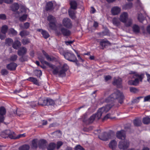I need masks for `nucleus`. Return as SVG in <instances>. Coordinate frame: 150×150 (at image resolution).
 Returning <instances> with one entry per match:
<instances>
[{"label":"nucleus","instance_id":"obj_1","mask_svg":"<svg viewBox=\"0 0 150 150\" xmlns=\"http://www.w3.org/2000/svg\"><path fill=\"white\" fill-rule=\"evenodd\" d=\"M112 105L108 104L99 109L96 113L93 114L88 119V124L92 123L94 120L100 119L102 115H105L112 106Z\"/></svg>","mask_w":150,"mask_h":150},{"label":"nucleus","instance_id":"obj_2","mask_svg":"<svg viewBox=\"0 0 150 150\" xmlns=\"http://www.w3.org/2000/svg\"><path fill=\"white\" fill-rule=\"evenodd\" d=\"M129 74L131 75V79H134V80H130L128 81V84L130 85L137 86L139 81L142 82L144 77L143 74H139L135 71H130Z\"/></svg>","mask_w":150,"mask_h":150},{"label":"nucleus","instance_id":"obj_3","mask_svg":"<svg viewBox=\"0 0 150 150\" xmlns=\"http://www.w3.org/2000/svg\"><path fill=\"white\" fill-rule=\"evenodd\" d=\"M124 98L123 93L119 91L116 90L114 93L106 99V102L107 103L110 102L117 99L119 103L122 104L123 103Z\"/></svg>","mask_w":150,"mask_h":150},{"label":"nucleus","instance_id":"obj_4","mask_svg":"<svg viewBox=\"0 0 150 150\" xmlns=\"http://www.w3.org/2000/svg\"><path fill=\"white\" fill-rule=\"evenodd\" d=\"M38 58L42 64H46L51 69L53 74H58L59 76H62V75H60L59 74L60 70L61 69L60 67L56 66L45 61L44 58L41 56L39 57Z\"/></svg>","mask_w":150,"mask_h":150},{"label":"nucleus","instance_id":"obj_5","mask_svg":"<svg viewBox=\"0 0 150 150\" xmlns=\"http://www.w3.org/2000/svg\"><path fill=\"white\" fill-rule=\"evenodd\" d=\"M47 20L49 22V30H55L56 28V20L55 18L53 16L50 15L47 18Z\"/></svg>","mask_w":150,"mask_h":150},{"label":"nucleus","instance_id":"obj_6","mask_svg":"<svg viewBox=\"0 0 150 150\" xmlns=\"http://www.w3.org/2000/svg\"><path fill=\"white\" fill-rule=\"evenodd\" d=\"M129 141L125 139L121 140L119 142L118 147L120 149L125 150L127 149L129 146Z\"/></svg>","mask_w":150,"mask_h":150},{"label":"nucleus","instance_id":"obj_7","mask_svg":"<svg viewBox=\"0 0 150 150\" xmlns=\"http://www.w3.org/2000/svg\"><path fill=\"white\" fill-rule=\"evenodd\" d=\"M64 56L66 59L71 62H75L77 60L74 54L70 52H65L64 54Z\"/></svg>","mask_w":150,"mask_h":150},{"label":"nucleus","instance_id":"obj_8","mask_svg":"<svg viewBox=\"0 0 150 150\" xmlns=\"http://www.w3.org/2000/svg\"><path fill=\"white\" fill-rule=\"evenodd\" d=\"M99 138L101 140L106 141L112 138L111 135L109 133L104 132L99 135Z\"/></svg>","mask_w":150,"mask_h":150},{"label":"nucleus","instance_id":"obj_9","mask_svg":"<svg viewBox=\"0 0 150 150\" xmlns=\"http://www.w3.org/2000/svg\"><path fill=\"white\" fill-rule=\"evenodd\" d=\"M116 135L117 138L121 140L126 139L125 132L124 130H122L118 131L116 133Z\"/></svg>","mask_w":150,"mask_h":150},{"label":"nucleus","instance_id":"obj_10","mask_svg":"<svg viewBox=\"0 0 150 150\" xmlns=\"http://www.w3.org/2000/svg\"><path fill=\"white\" fill-rule=\"evenodd\" d=\"M62 24L63 26L67 28H71L72 26L71 20L68 18L63 19L62 21Z\"/></svg>","mask_w":150,"mask_h":150},{"label":"nucleus","instance_id":"obj_11","mask_svg":"<svg viewBox=\"0 0 150 150\" xmlns=\"http://www.w3.org/2000/svg\"><path fill=\"white\" fill-rule=\"evenodd\" d=\"M113 84L116 86L118 87H121L122 86V80L119 77H115L114 78Z\"/></svg>","mask_w":150,"mask_h":150},{"label":"nucleus","instance_id":"obj_12","mask_svg":"<svg viewBox=\"0 0 150 150\" xmlns=\"http://www.w3.org/2000/svg\"><path fill=\"white\" fill-rule=\"evenodd\" d=\"M128 16L126 12H123L120 15L119 17L120 21L123 23H125L128 18Z\"/></svg>","mask_w":150,"mask_h":150},{"label":"nucleus","instance_id":"obj_13","mask_svg":"<svg viewBox=\"0 0 150 150\" xmlns=\"http://www.w3.org/2000/svg\"><path fill=\"white\" fill-rule=\"evenodd\" d=\"M121 11V9L118 6L112 7L111 9L112 14L113 15H118Z\"/></svg>","mask_w":150,"mask_h":150},{"label":"nucleus","instance_id":"obj_14","mask_svg":"<svg viewBox=\"0 0 150 150\" xmlns=\"http://www.w3.org/2000/svg\"><path fill=\"white\" fill-rule=\"evenodd\" d=\"M69 68V67L66 64H64L60 70L59 74L62 75V76H65L66 75L65 72L67 71Z\"/></svg>","mask_w":150,"mask_h":150},{"label":"nucleus","instance_id":"obj_15","mask_svg":"<svg viewBox=\"0 0 150 150\" xmlns=\"http://www.w3.org/2000/svg\"><path fill=\"white\" fill-rule=\"evenodd\" d=\"M38 105L41 106L47 105V98H40L38 100Z\"/></svg>","mask_w":150,"mask_h":150},{"label":"nucleus","instance_id":"obj_16","mask_svg":"<svg viewBox=\"0 0 150 150\" xmlns=\"http://www.w3.org/2000/svg\"><path fill=\"white\" fill-rule=\"evenodd\" d=\"M109 147L113 150H115L117 146L116 141L113 140L110 142L109 144Z\"/></svg>","mask_w":150,"mask_h":150},{"label":"nucleus","instance_id":"obj_17","mask_svg":"<svg viewBox=\"0 0 150 150\" xmlns=\"http://www.w3.org/2000/svg\"><path fill=\"white\" fill-rule=\"evenodd\" d=\"M17 66V64L14 63H11L7 65L6 67L9 70L11 71L15 70Z\"/></svg>","mask_w":150,"mask_h":150},{"label":"nucleus","instance_id":"obj_18","mask_svg":"<svg viewBox=\"0 0 150 150\" xmlns=\"http://www.w3.org/2000/svg\"><path fill=\"white\" fill-rule=\"evenodd\" d=\"M47 142L44 140H41L39 142V146L40 148L44 149L46 147Z\"/></svg>","mask_w":150,"mask_h":150},{"label":"nucleus","instance_id":"obj_19","mask_svg":"<svg viewBox=\"0 0 150 150\" xmlns=\"http://www.w3.org/2000/svg\"><path fill=\"white\" fill-rule=\"evenodd\" d=\"M60 31L64 36H69L70 34V32L69 30L64 28H61Z\"/></svg>","mask_w":150,"mask_h":150},{"label":"nucleus","instance_id":"obj_20","mask_svg":"<svg viewBox=\"0 0 150 150\" xmlns=\"http://www.w3.org/2000/svg\"><path fill=\"white\" fill-rule=\"evenodd\" d=\"M26 48L25 47H23L21 48L19 50L18 54L20 56H23L26 53Z\"/></svg>","mask_w":150,"mask_h":150},{"label":"nucleus","instance_id":"obj_21","mask_svg":"<svg viewBox=\"0 0 150 150\" xmlns=\"http://www.w3.org/2000/svg\"><path fill=\"white\" fill-rule=\"evenodd\" d=\"M140 12V13L138 14L137 18L140 22H142L144 19V17L143 16L142 13H145L142 8V10Z\"/></svg>","mask_w":150,"mask_h":150},{"label":"nucleus","instance_id":"obj_22","mask_svg":"<svg viewBox=\"0 0 150 150\" xmlns=\"http://www.w3.org/2000/svg\"><path fill=\"white\" fill-rule=\"evenodd\" d=\"M113 24L116 26H118L120 25V22L118 19L117 18H114L112 20Z\"/></svg>","mask_w":150,"mask_h":150},{"label":"nucleus","instance_id":"obj_23","mask_svg":"<svg viewBox=\"0 0 150 150\" xmlns=\"http://www.w3.org/2000/svg\"><path fill=\"white\" fill-rule=\"evenodd\" d=\"M21 44L20 41L18 40L15 41L13 44V47L15 49H17L21 46Z\"/></svg>","mask_w":150,"mask_h":150},{"label":"nucleus","instance_id":"obj_24","mask_svg":"<svg viewBox=\"0 0 150 150\" xmlns=\"http://www.w3.org/2000/svg\"><path fill=\"white\" fill-rule=\"evenodd\" d=\"M53 4L52 1H50L47 4L46 9L47 11L52 10L53 8Z\"/></svg>","mask_w":150,"mask_h":150},{"label":"nucleus","instance_id":"obj_25","mask_svg":"<svg viewBox=\"0 0 150 150\" xmlns=\"http://www.w3.org/2000/svg\"><path fill=\"white\" fill-rule=\"evenodd\" d=\"M42 52L47 61H52L54 60L53 57H50L49 55L44 50L42 51Z\"/></svg>","mask_w":150,"mask_h":150},{"label":"nucleus","instance_id":"obj_26","mask_svg":"<svg viewBox=\"0 0 150 150\" xmlns=\"http://www.w3.org/2000/svg\"><path fill=\"white\" fill-rule=\"evenodd\" d=\"M27 80L33 82V83L37 85H39V83L37 79L35 78L30 77L27 79Z\"/></svg>","mask_w":150,"mask_h":150},{"label":"nucleus","instance_id":"obj_27","mask_svg":"<svg viewBox=\"0 0 150 150\" xmlns=\"http://www.w3.org/2000/svg\"><path fill=\"white\" fill-rule=\"evenodd\" d=\"M13 40L10 38H7L5 40V44L7 46H11L13 45Z\"/></svg>","mask_w":150,"mask_h":150},{"label":"nucleus","instance_id":"obj_28","mask_svg":"<svg viewBox=\"0 0 150 150\" xmlns=\"http://www.w3.org/2000/svg\"><path fill=\"white\" fill-rule=\"evenodd\" d=\"M8 27L6 25L2 26L1 28V32L3 34H5L8 30Z\"/></svg>","mask_w":150,"mask_h":150},{"label":"nucleus","instance_id":"obj_29","mask_svg":"<svg viewBox=\"0 0 150 150\" xmlns=\"http://www.w3.org/2000/svg\"><path fill=\"white\" fill-rule=\"evenodd\" d=\"M70 5L71 8L73 9H76L77 7V4L76 2L74 1H70Z\"/></svg>","mask_w":150,"mask_h":150},{"label":"nucleus","instance_id":"obj_30","mask_svg":"<svg viewBox=\"0 0 150 150\" xmlns=\"http://www.w3.org/2000/svg\"><path fill=\"white\" fill-rule=\"evenodd\" d=\"M38 141L37 139H33L32 142V148L33 149H36L37 148Z\"/></svg>","mask_w":150,"mask_h":150},{"label":"nucleus","instance_id":"obj_31","mask_svg":"<svg viewBox=\"0 0 150 150\" xmlns=\"http://www.w3.org/2000/svg\"><path fill=\"white\" fill-rule=\"evenodd\" d=\"M75 11L72 10L70 9L69 10V14L70 17L72 19H74L75 18Z\"/></svg>","mask_w":150,"mask_h":150},{"label":"nucleus","instance_id":"obj_32","mask_svg":"<svg viewBox=\"0 0 150 150\" xmlns=\"http://www.w3.org/2000/svg\"><path fill=\"white\" fill-rule=\"evenodd\" d=\"M133 123L135 126H139L141 125L142 122L141 120L139 119H136L134 120Z\"/></svg>","mask_w":150,"mask_h":150},{"label":"nucleus","instance_id":"obj_33","mask_svg":"<svg viewBox=\"0 0 150 150\" xmlns=\"http://www.w3.org/2000/svg\"><path fill=\"white\" fill-rule=\"evenodd\" d=\"M132 29L133 31L135 33H138L139 32V27L137 25H134L133 26Z\"/></svg>","mask_w":150,"mask_h":150},{"label":"nucleus","instance_id":"obj_34","mask_svg":"<svg viewBox=\"0 0 150 150\" xmlns=\"http://www.w3.org/2000/svg\"><path fill=\"white\" fill-rule=\"evenodd\" d=\"M100 44L103 47L110 44V42L107 40H103L100 42Z\"/></svg>","mask_w":150,"mask_h":150},{"label":"nucleus","instance_id":"obj_35","mask_svg":"<svg viewBox=\"0 0 150 150\" xmlns=\"http://www.w3.org/2000/svg\"><path fill=\"white\" fill-rule=\"evenodd\" d=\"M55 102L53 100L49 98H47V105H54Z\"/></svg>","mask_w":150,"mask_h":150},{"label":"nucleus","instance_id":"obj_36","mask_svg":"<svg viewBox=\"0 0 150 150\" xmlns=\"http://www.w3.org/2000/svg\"><path fill=\"white\" fill-rule=\"evenodd\" d=\"M30 146L28 145H24L20 147L19 148V150H29Z\"/></svg>","mask_w":150,"mask_h":150},{"label":"nucleus","instance_id":"obj_37","mask_svg":"<svg viewBox=\"0 0 150 150\" xmlns=\"http://www.w3.org/2000/svg\"><path fill=\"white\" fill-rule=\"evenodd\" d=\"M56 146L55 144L51 143H50L47 147L48 150H53Z\"/></svg>","mask_w":150,"mask_h":150},{"label":"nucleus","instance_id":"obj_38","mask_svg":"<svg viewBox=\"0 0 150 150\" xmlns=\"http://www.w3.org/2000/svg\"><path fill=\"white\" fill-rule=\"evenodd\" d=\"M124 23L126 27L130 26L132 24V20L131 19H129L127 20L125 23Z\"/></svg>","mask_w":150,"mask_h":150},{"label":"nucleus","instance_id":"obj_39","mask_svg":"<svg viewBox=\"0 0 150 150\" xmlns=\"http://www.w3.org/2000/svg\"><path fill=\"white\" fill-rule=\"evenodd\" d=\"M6 113V110L4 107H0V115L4 116Z\"/></svg>","mask_w":150,"mask_h":150},{"label":"nucleus","instance_id":"obj_40","mask_svg":"<svg viewBox=\"0 0 150 150\" xmlns=\"http://www.w3.org/2000/svg\"><path fill=\"white\" fill-rule=\"evenodd\" d=\"M29 32L26 30H23L21 31L20 33V35L21 37L27 35L29 34Z\"/></svg>","mask_w":150,"mask_h":150},{"label":"nucleus","instance_id":"obj_41","mask_svg":"<svg viewBox=\"0 0 150 150\" xmlns=\"http://www.w3.org/2000/svg\"><path fill=\"white\" fill-rule=\"evenodd\" d=\"M9 33L13 35H16L17 34V32L13 28H10L8 30Z\"/></svg>","mask_w":150,"mask_h":150},{"label":"nucleus","instance_id":"obj_42","mask_svg":"<svg viewBox=\"0 0 150 150\" xmlns=\"http://www.w3.org/2000/svg\"><path fill=\"white\" fill-rule=\"evenodd\" d=\"M143 123L146 124L149 123L150 122V118L148 117H146L143 118Z\"/></svg>","mask_w":150,"mask_h":150},{"label":"nucleus","instance_id":"obj_43","mask_svg":"<svg viewBox=\"0 0 150 150\" xmlns=\"http://www.w3.org/2000/svg\"><path fill=\"white\" fill-rule=\"evenodd\" d=\"M42 35L43 37L45 39L48 38L50 36L48 33L45 30L42 31Z\"/></svg>","mask_w":150,"mask_h":150},{"label":"nucleus","instance_id":"obj_44","mask_svg":"<svg viewBox=\"0 0 150 150\" xmlns=\"http://www.w3.org/2000/svg\"><path fill=\"white\" fill-rule=\"evenodd\" d=\"M82 120L85 123L88 124V119L86 114H84L82 117Z\"/></svg>","mask_w":150,"mask_h":150},{"label":"nucleus","instance_id":"obj_45","mask_svg":"<svg viewBox=\"0 0 150 150\" xmlns=\"http://www.w3.org/2000/svg\"><path fill=\"white\" fill-rule=\"evenodd\" d=\"M12 7L13 11H15L17 10L19 8V5L17 3H14L13 4Z\"/></svg>","mask_w":150,"mask_h":150},{"label":"nucleus","instance_id":"obj_46","mask_svg":"<svg viewBox=\"0 0 150 150\" xmlns=\"http://www.w3.org/2000/svg\"><path fill=\"white\" fill-rule=\"evenodd\" d=\"M74 149L75 150H85V149L80 145H77Z\"/></svg>","mask_w":150,"mask_h":150},{"label":"nucleus","instance_id":"obj_47","mask_svg":"<svg viewBox=\"0 0 150 150\" xmlns=\"http://www.w3.org/2000/svg\"><path fill=\"white\" fill-rule=\"evenodd\" d=\"M27 17V15L25 14L20 17V20L21 21H23L26 20Z\"/></svg>","mask_w":150,"mask_h":150},{"label":"nucleus","instance_id":"obj_48","mask_svg":"<svg viewBox=\"0 0 150 150\" xmlns=\"http://www.w3.org/2000/svg\"><path fill=\"white\" fill-rule=\"evenodd\" d=\"M17 58V56L16 55L14 54L11 56L10 58L11 61H16Z\"/></svg>","mask_w":150,"mask_h":150},{"label":"nucleus","instance_id":"obj_49","mask_svg":"<svg viewBox=\"0 0 150 150\" xmlns=\"http://www.w3.org/2000/svg\"><path fill=\"white\" fill-rule=\"evenodd\" d=\"M130 91L132 92L136 93L138 91V90L135 88L131 87L130 88Z\"/></svg>","mask_w":150,"mask_h":150},{"label":"nucleus","instance_id":"obj_50","mask_svg":"<svg viewBox=\"0 0 150 150\" xmlns=\"http://www.w3.org/2000/svg\"><path fill=\"white\" fill-rule=\"evenodd\" d=\"M30 41L28 39H25L23 40L22 41V43L25 45L29 43Z\"/></svg>","mask_w":150,"mask_h":150},{"label":"nucleus","instance_id":"obj_51","mask_svg":"<svg viewBox=\"0 0 150 150\" xmlns=\"http://www.w3.org/2000/svg\"><path fill=\"white\" fill-rule=\"evenodd\" d=\"M132 4L131 3H129L128 4H127L125 6V9H127L130 8L132 7Z\"/></svg>","mask_w":150,"mask_h":150},{"label":"nucleus","instance_id":"obj_52","mask_svg":"<svg viewBox=\"0 0 150 150\" xmlns=\"http://www.w3.org/2000/svg\"><path fill=\"white\" fill-rule=\"evenodd\" d=\"M150 101V95H148L144 97V102Z\"/></svg>","mask_w":150,"mask_h":150},{"label":"nucleus","instance_id":"obj_53","mask_svg":"<svg viewBox=\"0 0 150 150\" xmlns=\"http://www.w3.org/2000/svg\"><path fill=\"white\" fill-rule=\"evenodd\" d=\"M1 73L3 75H6L7 74L8 72L6 69H3L1 70Z\"/></svg>","mask_w":150,"mask_h":150},{"label":"nucleus","instance_id":"obj_54","mask_svg":"<svg viewBox=\"0 0 150 150\" xmlns=\"http://www.w3.org/2000/svg\"><path fill=\"white\" fill-rule=\"evenodd\" d=\"M63 144V143L61 141H59L57 142V149H59L61 146Z\"/></svg>","mask_w":150,"mask_h":150},{"label":"nucleus","instance_id":"obj_55","mask_svg":"<svg viewBox=\"0 0 150 150\" xmlns=\"http://www.w3.org/2000/svg\"><path fill=\"white\" fill-rule=\"evenodd\" d=\"M4 116L0 115V122H3L4 119Z\"/></svg>","mask_w":150,"mask_h":150},{"label":"nucleus","instance_id":"obj_56","mask_svg":"<svg viewBox=\"0 0 150 150\" xmlns=\"http://www.w3.org/2000/svg\"><path fill=\"white\" fill-rule=\"evenodd\" d=\"M38 105V103L35 102H32L31 103V105L33 107H35Z\"/></svg>","mask_w":150,"mask_h":150},{"label":"nucleus","instance_id":"obj_57","mask_svg":"<svg viewBox=\"0 0 150 150\" xmlns=\"http://www.w3.org/2000/svg\"><path fill=\"white\" fill-rule=\"evenodd\" d=\"M30 24L29 23L26 22L24 24V28L25 29L28 28Z\"/></svg>","mask_w":150,"mask_h":150},{"label":"nucleus","instance_id":"obj_58","mask_svg":"<svg viewBox=\"0 0 150 150\" xmlns=\"http://www.w3.org/2000/svg\"><path fill=\"white\" fill-rule=\"evenodd\" d=\"M6 37V35L5 34H0V39L2 40H4Z\"/></svg>","mask_w":150,"mask_h":150},{"label":"nucleus","instance_id":"obj_59","mask_svg":"<svg viewBox=\"0 0 150 150\" xmlns=\"http://www.w3.org/2000/svg\"><path fill=\"white\" fill-rule=\"evenodd\" d=\"M0 19L3 20H5L6 19V16L4 14H0Z\"/></svg>","mask_w":150,"mask_h":150},{"label":"nucleus","instance_id":"obj_60","mask_svg":"<svg viewBox=\"0 0 150 150\" xmlns=\"http://www.w3.org/2000/svg\"><path fill=\"white\" fill-rule=\"evenodd\" d=\"M111 78V77L109 75L105 76V79L106 81H108Z\"/></svg>","mask_w":150,"mask_h":150},{"label":"nucleus","instance_id":"obj_61","mask_svg":"<svg viewBox=\"0 0 150 150\" xmlns=\"http://www.w3.org/2000/svg\"><path fill=\"white\" fill-rule=\"evenodd\" d=\"M110 114H108L106 115H105L103 118L104 120H106L108 118H110Z\"/></svg>","mask_w":150,"mask_h":150},{"label":"nucleus","instance_id":"obj_62","mask_svg":"<svg viewBox=\"0 0 150 150\" xmlns=\"http://www.w3.org/2000/svg\"><path fill=\"white\" fill-rule=\"evenodd\" d=\"M146 74L147 77V81L150 83V74L147 73Z\"/></svg>","mask_w":150,"mask_h":150},{"label":"nucleus","instance_id":"obj_63","mask_svg":"<svg viewBox=\"0 0 150 150\" xmlns=\"http://www.w3.org/2000/svg\"><path fill=\"white\" fill-rule=\"evenodd\" d=\"M7 136H6L7 137H9V138H10L11 139H15V137H14L13 135L11 134H7Z\"/></svg>","mask_w":150,"mask_h":150},{"label":"nucleus","instance_id":"obj_64","mask_svg":"<svg viewBox=\"0 0 150 150\" xmlns=\"http://www.w3.org/2000/svg\"><path fill=\"white\" fill-rule=\"evenodd\" d=\"M4 2L7 3H10L12 1V0H3Z\"/></svg>","mask_w":150,"mask_h":150}]
</instances>
